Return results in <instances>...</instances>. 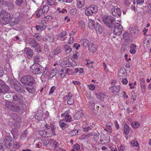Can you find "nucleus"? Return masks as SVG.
<instances>
[{"label": "nucleus", "instance_id": "nucleus-1", "mask_svg": "<svg viewBox=\"0 0 151 151\" xmlns=\"http://www.w3.org/2000/svg\"><path fill=\"white\" fill-rule=\"evenodd\" d=\"M45 127L46 130H41L39 132V134L41 136L43 137H51L52 135H56L55 132V128L53 125H49L46 124H45Z\"/></svg>", "mask_w": 151, "mask_h": 151}, {"label": "nucleus", "instance_id": "nucleus-2", "mask_svg": "<svg viewBox=\"0 0 151 151\" xmlns=\"http://www.w3.org/2000/svg\"><path fill=\"white\" fill-rule=\"evenodd\" d=\"M102 20L104 23L109 28H112L115 25L116 20L111 16H104Z\"/></svg>", "mask_w": 151, "mask_h": 151}, {"label": "nucleus", "instance_id": "nucleus-3", "mask_svg": "<svg viewBox=\"0 0 151 151\" xmlns=\"http://www.w3.org/2000/svg\"><path fill=\"white\" fill-rule=\"evenodd\" d=\"M28 43L31 47L35 48L36 51L39 52H41V49L40 45L34 39L30 38L28 41Z\"/></svg>", "mask_w": 151, "mask_h": 151}, {"label": "nucleus", "instance_id": "nucleus-4", "mask_svg": "<svg viewBox=\"0 0 151 151\" xmlns=\"http://www.w3.org/2000/svg\"><path fill=\"white\" fill-rule=\"evenodd\" d=\"M32 72L35 74L42 73L43 68L39 63H34L31 67Z\"/></svg>", "mask_w": 151, "mask_h": 151}, {"label": "nucleus", "instance_id": "nucleus-5", "mask_svg": "<svg viewBox=\"0 0 151 151\" xmlns=\"http://www.w3.org/2000/svg\"><path fill=\"white\" fill-rule=\"evenodd\" d=\"M6 106L9 109L13 111L17 112L18 109V106H17V104L15 105L13 102L10 101H7L5 103Z\"/></svg>", "mask_w": 151, "mask_h": 151}, {"label": "nucleus", "instance_id": "nucleus-6", "mask_svg": "<svg viewBox=\"0 0 151 151\" xmlns=\"http://www.w3.org/2000/svg\"><path fill=\"white\" fill-rule=\"evenodd\" d=\"M113 29V32L115 35H119L122 34L123 28L121 24L116 23H115Z\"/></svg>", "mask_w": 151, "mask_h": 151}, {"label": "nucleus", "instance_id": "nucleus-7", "mask_svg": "<svg viewBox=\"0 0 151 151\" xmlns=\"http://www.w3.org/2000/svg\"><path fill=\"white\" fill-rule=\"evenodd\" d=\"M111 11L113 15L115 17H120L121 14L120 9L117 6H112L111 9Z\"/></svg>", "mask_w": 151, "mask_h": 151}, {"label": "nucleus", "instance_id": "nucleus-8", "mask_svg": "<svg viewBox=\"0 0 151 151\" xmlns=\"http://www.w3.org/2000/svg\"><path fill=\"white\" fill-rule=\"evenodd\" d=\"M6 146L8 148H9L12 146V145L14 142L12 137L10 136H6L4 141Z\"/></svg>", "mask_w": 151, "mask_h": 151}, {"label": "nucleus", "instance_id": "nucleus-9", "mask_svg": "<svg viewBox=\"0 0 151 151\" xmlns=\"http://www.w3.org/2000/svg\"><path fill=\"white\" fill-rule=\"evenodd\" d=\"M9 88L6 84L0 83V95L5 94L7 93Z\"/></svg>", "mask_w": 151, "mask_h": 151}, {"label": "nucleus", "instance_id": "nucleus-10", "mask_svg": "<svg viewBox=\"0 0 151 151\" xmlns=\"http://www.w3.org/2000/svg\"><path fill=\"white\" fill-rule=\"evenodd\" d=\"M38 24L35 26L36 29L37 30H39L40 29L41 31H42L45 29L46 23L45 21H40Z\"/></svg>", "mask_w": 151, "mask_h": 151}, {"label": "nucleus", "instance_id": "nucleus-11", "mask_svg": "<svg viewBox=\"0 0 151 151\" xmlns=\"http://www.w3.org/2000/svg\"><path fill=\"white\" fill-rule=\"evenodd\" d=\"M5 13H6L5 11H3L1 12L0 15V18H1L0 20V22L4 24H6L9 22V20L8 18L6 17V14L4 15V14Z\"/></svg>", "mask_w": 151, "mask_h": 151}, {"label": "nucleus", "instance_id": "nucleus-12", "mask_svg": "<svg viewBox=\"0 0 151 151\" xmlns=\"http://www.w3.org/2000/svg\"><path fill=\"white\" fill-rule=\"evenodd\" d=\"M9 83L13 88L18 91L19 87L17 85V81L15 79H11L9 81Z\"/></svg>", "mask_w": 151, "mask_h": 151}, {"label": "nucleus", "instance_id": "nucleus-13", "mask_svg": "<svg viewBox=\"0 0 151 151\" xmlns=\"http://www.w3.org/2000/svg\"><path fill=\"white\" fill-rule=\"evenodd\" d=\"M24 52L27 56L28 58H31L33 55V52L32 50L30 48L26 47L24 48Z\"/></svg>", "mask_w": 151, "mask_h": 151}, {"label": "nucleus", "instance_id": "nucleus-14", "mask_svg": "<svg viewBox=\"0 0 151 151\" xmlns=\"http://www.w3.org/2000/svg\"><path fill=\"white\" fill-rule=\"evenodd\" d=\"M110 89L112 93L114 94H116L119 91L120 87L119 86L116 85L111 87Z\"/></svg>", "mask_w": 151, "mask_h": 151}, {"label": "nucleus", "instance_id": "nucleus-15", "mask_svg": "<svg viewBox=\"0 0 151 151\" xmlns=\"http://www.w3.org/2000/svg\"><path fill=\"white\" fill-rule=\"evenodd\" d=\"M12 132L15 141L18 139L19 135L18 130L14 128L12 129Z\"/></svg>", "mask_w": 151, "mask_h": 151}, {"label": "nucleus", "instance_id": "nucleus-16", "mask_svg": "<svg viewBox=\"0 0 151 151\" xmlns=\"http://www.w3.org/2000/svg\"><path fill=\"white\" fill-rule=\"evenodd\" d=\"M27 85L28 86L32 85L34 83V80L32 76L30 75L27 76Z\"/></svg>", "mask_w": 151, "mask_h": 151}, {"label": "nucleus", "instance_id": "nucleus-17", "mask_svg": "<svg viewBox=\"0 0 151 151\" xmlns=\"http://www.w3.org/2000/svg\"><path fill=\"white\" fill-rule=\"evenodd\" d=\"M26 106L24 103L21 102L19 104V110L22 111V114H24L25 115L26 112H25ZM20 114V111H19V114Z\"/></svg>", "mask_w": 151, "mask_h": 151}, {"label": "nucleus", "instance_id": "nucleus-18", "mask_svg": "<svg viewBox=\"0 0 151 151\" xmlns=\"http://www.w3.org/2000/svg\"><path fill=\"white\" fill-rule=\"evenodd\" d=\"M83 115V111H80L76 112L74 115V117L76 120L78 119H81Z\"/></svg>", "mask_w": 151, "mask_h": 151}, {"label": "nucleus", "instance_id": "nucleus-19", "mask_svg": "<svg viewBox=\"0 0 151 151\" xmlns=\"http://www.w3.org/2000/svg\"><path fill=\"white\" fill-rule=\"evenodd\" d=\"M26 89L29 92L32 94L34 93L35 92V89L32 85L28 86Z\"/></svg>", "mask_w": 151, "mask_h": 151}, {"label": "nucleus", "instance_id": "nucleus-20", "mask_svg": "<svg viewBox=\"0 0 151 151\" xmlns=\"http://www.w3.org/2000/svg\"><path fill=\"white\" fill-rule=\"evenodd\" d=\"M96 26L94 28L96 32L100 34L102 32V29L101 26L98 23L96 24Z\"/></svg>", "mask_w": 151, "mask_h": 151}, {"label": "nucleus", "instance_id": "nucleus-21", "mask_svg": "<svg viewBox=\"0 0 151 151\" xmlns=\"http://www.w3.org/2000/svg\"><path fill=\"white\" fill-rule=\"evenodd\" d=\"M88 26L90 29H93L95 27V22L94 20L89 19L88 21Z\"/></svg>", "mask_w": 151, "mask_h": 151}, {"label": "nucleus", "instance_id": "nucleus-22", "mask_svg": "<svg viewBox=\"0 0 151 151\" xmlns=\"http://www.w3.org/2000/svg\"><path fill=\"white\" fill-rule=\"evenodd\" d=\"M4 6H6L9 9H11L13 8V5L11 2L7 1H4Z\"/></svg>", "mask_w": 151, "mask_h": 151}, {"label": "nucleus", "instance_id": "nucleus-23", "mask_svg": "<svg viewBox=\"0 0 151 151\" xmlns=\"http://www.w3.org/2000/svg\"><path fill=\"white\" fill-rule=\"evenodd\" d=\"M64 121L63 119H62L59 122L60 125L63 129H65V127H67L68 126L67 124L64 122Z\"/></svg>", "mask_w": 151, "mask_h": 151}, {"label": "nucleus", "instance_id": "nucleus-24", "mask_svg": "<svg viewBox=\"0 0 151 151\" xmlns=\"http://www.w3.org/2000/svg\"><path fill=\"white\" fill-rule=\"evenodd\" d=\"M130 128L127 124H125L124 125V133L126 135L128 134L129 133Z\"/></svg>", "mask_w": 151, "mask_h": 151}, {"label": "nucleus", "instance_id": "nucleus-25", "mask_svg": "<svg viewBox=\"0 0 151 151\" xmlns=\"http://www.w3.org/2000/svg\"><path fill=\"white\" fill-rule=\"evenodd\" d=\"M130 48L131 50H129V52L133 54L136 53V45L135 44H132L130 46Z\"/></svg>", "mask_w": 151, "mask_h": 151}, {"label": "nucleus", "instance_id": "nucleus-26", "mask_svg": "<svg viewBox=\"0 0 151 151\" xmlns=\"http://www.w3.org/2000/svg\"><path fill=\"white\" fill-rule=\"evenodd\" d=\"M89 42V41L86 39H82L80 43L81 45L83 47H86Z\"/></svg>", "mask_w": 151, "mask_h": 151}, {"label": "nucleus", "instance_id": "nucleus-27", "mask_svg": "<svg viewBox=\"0 0 151 151\" xmlns=\"http://www.w3.org/2000/svg\"><path fill=\"white\" fill-rule=\"evenodd\" d=\"M13 103L15 105L17 104L18 106V103L19 102V99L18 96L17 94H15L13 97Z\"/></svg>", "mask_w": 151, "mask_h": 151}, {"label": "nucleus", "instance_id": "nucleus-28", "mask_svg": "<svg viewBox=\"0 0 151 151\" xmlns=\"http://www.w3.org/2000/svg\"><path fill=\"white\" fill-rule=\"evenodd\" d=\"M64 50L65 52L67 53L70 52L72 51V49L68 44H66L64 46Z\"/></svg>", "mask_w": 151, "mask_h": 151}, {"label": "nucleus", "instance_id": "nucleus-29", "mask_svg": "<svg viewBox=\"0 0 151 151\" xmlns=\"http://www.w3.org/2000/svg\"><path fill=\"white\" fill-rule=\"evenodd\" d=\"M90 9L91 10L93 13H96L98 11L97 6L95 5H92L89 7Z\"/></svg>", "mask_w": 151, "mask_h": 151}, {"label": "nucleus", "instance_id": "nucleus-30", "mask_svg": "<svg viewBox=\"0 0 151 151\" xmlns=\"http://www.w3.org/2000/svg\"><path fill=\"white\" fill-rule=\"evenodd\" d=\"M70 65L69 62L68 61L62 62L60 64V65L62 68H66L69 67Z\"/></svg>", "mask_w": 151, "mask_h": 151}, {"label": "nucleus", "instance_id": "nucleus-31", "mask_svg": "<svg viewBox=\"0 0 151 151\" xmlns=\"http://www.w3.org/2000/svg\"><path fill=\"white\" fill-rule=\"evenodd\" d=\"M52 140V139H50L49 140L44 139L42 141V143L43 144L44 146H47L48 144H50V143Z\"/></svg>", "mask_w": 151, "mask_h": 151}, {"label": "nucleus", "instance_id": "nucleus-32", "mask_svg": "<svg viewBox=\"0 0 151 151\" xmlns=\"http://www.w3.org/2000/svg\"><path fill=\"white\" fill-rule=\"evenodd\" d=\"M85 13L86 15L87 16L91 15L93 14L91 10L90 9L89 7L85 10Z\"/></svg>", "mask_w": 151, "mask_h": 151}, {"label": "nucleus", "instance_id": "nucleus-33", "mask_svg": "<svg viewBox=\"0 0 151 151\" xmlns=\"http://www.w3.org/2000/svg\"><path fill=\"white\" fill-rule=\"evenodd\" d=\"M97 98L101 100H103L104 98V94L102 92L96 95Z\"/></svg>", "mask_w": 151, "mask_h": 151}, {"label": "nucleus", "instance_id": "nucleus-34", "mask_svg": "<svg viewBox=\"0 0 151 151\" xmlns=\"http://www.w3.org/2000/svg\"><path fill=\"white\" fill-rule=\"evenodd\" d=\"M27 76H24L22 77L21 79V82L25 85H27Z\"/></svg>", "mask_w": 151, "mask_h": 151}, {"label": "nucleus", "instance_id": "nucleus-35", "mask_svg": "<svg viewBox=\"0 0 151 151\" xmlns=\"http://www.w3.org/2000/svg\"><path fill=\"white\" fill-rule=\"evenodd\" d=\"M52 142L50 143V144H52L54 147L56 149L59 147V144L54 139H52Z\"/></svg>", "mask_w": 151, "mask_h": 151}, {"label": "nucleus", "instance_id": "nucleus-36", "mask_svg": "<svg viewBox=\"0 0 151 151\" xmlns=\"http://www.w3.org/2000/svg\"><path fill=\"white\" fill-rule=\"evenodd\" d=\"M61 47H58L53 51V53L54 55H56L59 54L61 52Z\"/></svg>", "mask_w": 151, "mask_h": 151}, {"label": "nucleus", "instance_id": "nucleus-37", "mask_svg": "<svg viewBox=\"0 0 151 151\" xmlns=\"http://www.w3.org/2000/svg\"><path fill=\"white\" fill-rule=\"evenodd\" d=\"M68 73V71L66 70L63 69L60 71V75L62 78H63L66 73Z\"/></svg>", "mask_w": 151, "mask_h": 151}, {"label": "nucleus", "instance_id": "nucleus-38", "mask_svg": "<svg viewBox=\"0 0 151 151\" xmlns=\"http://www.w3.org/2000/svg\"><path fill=\"white\" fill-rule=\"evenodd\" d=\"M65 120L66 122H70L72 121V118L70 115L67 114L65 116Z\"/></svg>", "mask_w": 151, "mask_h": 151}, {"label": "nucleus", "instance_id": "nucleus-39", "mask_svg": "<svg viewBox=\"0 0 151 151\" xmlns=\"http://www.w3.org/2000/svg\"><path fill=\"white\" fill-rule=\"evenodd\" d=\"M131 126L134 128H138L139 126V123L138 122H133L131 124Z\"/></svg>", "mask_w": 151, "mask_h": 151}, {"label": "nucleus", "instance_id": "nucleus-40", "mask_svg": "<svg viewBox=\"0 0 151 151\" xmlns=\"http://www.w3.org/2000/svg\"><path fill=\"white\" fill-rule=\"evenodd\" d=\"M34 63H38L40 61V58L39 56L37 55L35 56L33 59Z\"/></svg>", "mask_w": 151, "mask_h": 151}, {"label": "nucleus", "instance_id": "nucleus-41", "mask_svg": "<svg viewBox=\"0 0 151 151\" xmlns=\"http://www.w3.org/2000/svg\"><path fill=\"white\" fill-rule=\"evenodd\" d=\"M140 86L144 90L145 89V81L144 78H140Z\"/></svg>", "mask_w": 151, "mask_h": 151}, {"label": "nucleus", "instance_id": "nucleus-42", "mask_svg": "<svg viewBox=\"0 0 151 151\" xmlns=\"http://www.w3.org/2000/svg\"><path fill=\"white\" fill-rule=\"evenodd\" d=\"M78 6L79 8H81L84 4V0H78Z\"/></svg>", "mask_w": 151, "mask_h": 151}, {"label": "nucleus", "instance_id": "nucleus-43", "mask_svg": "<svg viewBox=\"0 0 151 151\" xmlns=\"http://www.w3.org/2000/svg\"><path fill=\"white\" fill-rule=\"evenodd\" d=\"M52 17L49 15H47L45 17H44L43 19V21H45V22L48 21H51L52 20Z\"/></svg>", "mask_w": 151, "mask_h": 151}, {"label": "nucleus", "instance_id": "nucleus-44", "mask_svg": "<svg viewBox=\"0 0 151 151\" xmlns=\"http://www.w3.org/2000/svg\"><path fill=\"white\" fill-rule=\"evenodd\" d=\"M47 4L48 5L52 6L55 4L56 0H47Z\"/></svg>", "mask_w": 151, "mask_h": 151}, {"label": "nucleus", "instance_id": "nucleus-45", "mask_svg": "<svg viewBox=\"0 0 151 151\" xmlns=\"http://www.w3.org/2000/svg\"><path fill=\"white\" fill-rule=\"evenodd\" d=\"M26 101L22 95L19 94V104L21 102L25 103Z\"/></svg>", "mask_w": 151, "mask_h": 151}, {"label": "nucleus", "instance_id": "nucleus-46", "mask_svg": "<svg viewBox=\"0 0 151 151\" xmlns=\"http://www.w3.org/2000/svg\"><path fill=\"white\" fill-rule=\"evenodd\" d=\"M43 9H40L38 11L37 13L36 14V16L37 17H40L41 15H42V14L43 12Z\"/></svg>", "mask_w": 151, "mask_h": 151}, {"label": "nucleus", "instance_id": "nucleus-47", "mask_svg": "<svg viewBox=\"0 0 151 151\" xmlns=\"http://www.w3.org/2000/svg\"><path fill=\"white\" fill-rule=\"evenodd\" d=\"M79 26L81 28H83L85 26L84 22L83 20H81L79 22Z\"/></svg>", "mask_w": 151, "mask_h": 151}, {"label": "nucleus", "instance_id": "nucleus-48", "mask_svg": "<svg viewBox=\"0 0 151 151\" xmlns=\"http://www.w3.org/2000/svg\"><path fill=\"white\" fill-rule=\"evenodd\" d=\"M28 134V132H27V130H25L22 133V135L21 137V138H24L26 137Z\"/></svg>", "mask_w": 151, "mask_h": 151}, {"label": "nucleus", "instance_id": "nucleus-49", "mask_svg": "<svg viewBox=\"0 0 151 151\" xmlns=\"http://www.w3.org/2000/svg\"><path fill=\"white\" fill-rule=\"evenodd\" d=\"M14 142H15L14 143V147L15 149H16L17 150V149H18L19 148V143L18 141H17V140L15 141L14 140Z\"/></svg>", "mask_w": 151, "mask_h": 151}, {"label": "nucleus", "instance_id": "nucleus-50", "mask_svg": "<svg viewBox=\"0 0 151 151\" xmlns=\"http://www.w3.org/2000/svg\"><path fill=\"white\" fill-rule=\"evenodd\" d=\"M131 144V145L133 147H137L138 145V144L136 140H133L132 141Z\"/></svg>", "mask_w": 151, "mask_h": 151}, {"label": "nucleus", "instance_id": "nucleus-51", "mask_svg": "<svg viewBox=\"0 0 151 151\" xmlns=\"http://www.w3.org/2000/svg\"><path fill=\"white\" fill-rule=\"evenodd\" d=\"M73 147L75 150H78L80 149V147L78 144H76L73 145Z\"/></svg>", "mask_w": 151, "mask_h": 151}, {"label": "nucleus", "instance_id": "nucleus-52", "mask_svg": "<svg viewBox=\"0 0 151 151\" xmlns=\"http://www.w3.org/2000/svg\"><path fill=\"white\" fill-rule=\"evenodd\" d=\"M57 10L59 11L60 13H61L62 14L64 13L65 12H67V10L65 9H61L60 8H58Z\"/></svg>", "mask_w": 151, "mask_h": 151}, {"label": "nucleus", "instance_id": "nucleus-53", "mask_svg": "<svg viewBox=\"0 0 151 151\" xmlns=\"http://www.w3.org/2000/svg\"><path fill=\"white\" fill-rule=\"evenodd\" d=\"M67 103L69 105H72L74 103V100L72 98H69L67 101Z\"/></svg>", "mask_w": 151, "mask_h": 151}, {"label": "nucleus", "instance_id": "nucleus-54", "mask_svg": "<svg viewBox=\"0 0 151 151\" xmlns=\"http://www.w3.org/2000/svg\"><path fill=\"white\" fill-rule=\"evenodd\" d=\"M55 86H52L50 88V91L49 92V94L50 95L52 93H53L54 91L55 90Z\"/></svg>", "mask_w": 151, "mask_h": 151}, {"label": "nucleus", "instance_id": "nucleus-55", "mask_svg": "<svg viewBox=\"0 0 151 151\" xmlns=\"http://www.w3.org/2000/svg\"><path fill=\"white\" fill-rule=\"evenodd\" d=\"M74 40L73 37H70L69 39L68 43V44L70 45L72 44L74 42Z\"/></svg>", "mask_w": 151, "mask_h": 151}, {"label": "nucleus", "instance_id": "nucleus-56", "mask_svg": "<svg viewBox=\"0 0 151 151\" xmlns=\"http://www.w3.org/2000/svg\"><path fill=\"white\" fill-rule=\"evenodd\" d=\"M73 95L70 92H69L68 93V94L66 96H65V99H69L70 98H71L72 97Z\"/></svg>", "mask_w": 151, "mask_h": 151}, {"label": "nucleus", "instance_id": "nucleus-57", "mask_svg": "<svg viewBox=\"0 0 151 151\" xmlns=\"http://www.w3.org/2000/svg\"><path fill=\"white\" fill-rule=\"evenodd\" d=\"M88 87H89V89L91 90H93L95 88V86L93 84H90L88 85Z\"/></svg>", "mask_w": 151, "mask_h": 151}, {"label": "nucleus", "instance_id": "nucleus-58", "mask_svg": "<svg viewBox=\"0 0 151 151\" xmlns=\"http://www.w3.org/2000/svg\"><path fill=\"white\" fill-rule=\"evenodd\" d=\"M4 150V145L2 141L0 140V151H3Z\"/></svg>", "mask_w": 151, "mask_h": 151}, {"label": "nucleus", "instance_id": "nucleus-59", "mask_svg": "<svg viewBox=\"0 0 151 151\" xmlns=\"http://www.w3.org/2000/svg\"><path fill=\"white\" fill-rule=\"evenodd\" d=\"M35 39L36 40H40V35H39V34H35Z\"/></svg>", "mask_w": 151, "mask_h": 151}, {"label": "nucleus", "instance_id": "nucleus-60", "mask_svg": "<svg viewBox=\"0 0 151 151\" xmlns=\"http://www.w3.org/2000/svg\"><path fill=\"white\" fill-rule=\"evenodd\" d=\"M80 44L76 43L74 44L73 47L74 48H76V50H78L79 49V47H80Z\"/></svg>", "mask_w": 151, "mask_h": 151}, {"label": "nucleus", "instance_id": "nucleus-61", "mask_svg": "<svg viewBox=\"0 0 151 151\" xmlns=\"http://www.w3.org/2000/svg\"><path fill=\"white\" fill-rule=\"evenodd\" d=\"M66 32L65 31H63L61 33L60 35V37H64L66 35Z\"/></svg>", "mask_w": 151, "mask_h": 151}, {"label": "nucleus", "instance_id": "nucleus-62", "mask_svg": "<svg viewBox=\"0 0 151 151\" xmlns=\"http://www.w3.org/2000/svg\"><path fill=\"white\" fill-rule=\"evenodd\" d=\"M96 50V48L95 47H93L91 49H90L89 52H95Z\"/></svg>", "mask_w": 151, "mask_h": 151}, {"label": "nucleus", "instance_id": "nucleus-63", "mask_svg": "<svg viewBox=\"0 0 151 151\" xmlns=\"http://www.w3.org/2000/svg\"><path fill=\"white\" fill-rule=\"evenodd\" d=\"M122 83L124 84H127L128 83V81L126 78H124L122 81Z\"/></svg>", "mask_w": 151, "mask_h": 151}, {"label": "nucleus", "instance_id": "nucleus-64", "mask_svg": "<svg viewBox=\"0 0 151 151\" xmlns=\"http://www.w3.org/2000/svg\"><path fill=\"white\" fill-rule=\"evenodd\" d=\"M56 151H65V150L59 147L56 149Z\"/></svg>", "mask_w": 151, "mask_h": 151}]
</instances>
